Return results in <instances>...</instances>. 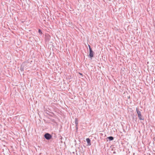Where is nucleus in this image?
Instances as JSON below:
<instances>
[{
	"instance_id": "nucleus-1",
	"label": "nucleus",
	"mask_w": 155,
	"mask_h": 155,
	"mask_svg": "<svg viewBox=\"0 0 155 155\" xmlns=\"http://www.w3.org/2000/svg\"><path fill=\"white\" fill-rule=\"evenodd\" d=\"M136 111L138 114V117L140 120H144V117L141 115L140 111L139 109L136 108Z\"/></svg>"
},
{
	"instance_id": "nucleus-14",
	"label": "nucleus",
	"mask_w": 155,
	"mask_h": 155,
	"mask_svg": "<svg viewBox=\"0 0 155 155\" xmlns=\"http://www.w3.org/2000/svg\"><path fill=\"white\" fill-rule=\"evenodd\" d=\"M31 61V62H32V61Z\"/></svg>"
},
{
	"instance_id": "nucleus-12",
	"label": "nucleus",
	"mask_w": 155,
	"mask_h": 155,
	"mask_svg": "<svg viewBox=\"0 0 155 155\" xmlns=\"http://www.w3.org/2000/svg\"><path fill=\"white\" fill-rule=\"evenodd\" d=\"M116 153V152H115V151H114V152H113V153H114V154H115Z\"/></svg>"
},
{
	"instance_id": "nucleus-8",
	"label": "nucleus",
	"mask_w": 155,
	"mask_h": 155,
	"mask_svg": "<svg viewBox=\"0 0 155 155\" xmlns=\"http://www.w3.org/2000/svg\"><path fill=\"white\" fill-rule=\"evenodd\" d=\"M76 131H77L78 130V125L76 126Z\"/></svg>"
},
{
	"instance_id": "nucleus-4",
	"label": "nucleus",
	"mask_w": 155,
	"mask_h": 155,
	"mask_svg": "<svg viewBox=\"0 0 155 155\" xmlns=\"http://www.w3.org/2000/svg\"><path fill=\"white\" fill-rule=\"evenodd\" d=\"M86 141L88 144V145H91V140L89 138L86 139Z\"/></svg>"
},
{
	"instance_id": "nucleus-2",
	"label": "nucleus",
	"mask_w": 155,
	"mask_h": 155,
	"mask_svg": "<svg viewBox=\"0 0 155 155\" xmlns=\"http://www.w3.org/2000/svg\"><path fill=\"white\" fill-rule=\"evenodd\" d=\"M45 138L47 140H49L52 138V136L48 133H45L44 136Z\"/></svg>"
},
{
	"instance_id": "nucleus-5",
	"label": "nucleus",
	"mask_w": 155,
	"mask_h": 155,
	"mask_svg": "<svg viewBox=\"0 0 155 155\" xmlns=\"http://www.w3.org/2000/svg\"><path fill=\"white\" fill-rule=\"evenodd\" d=\"M107 139H108L109 140V141H110L113 140L114 139V138L112 136H110L109 137H107Z\"/></svg>"
},
{
	"instance_id": "nucleus-9",
	"label": "nucleus",
	"mask_w": 155,
	"mask_h": 155,
	"mask_svg": "<svg viewBox=\"0 0 155 155\" xmlns=\"http://www.w3.org/2000/svg\"><path fill=\"white\" fill-rule=\"evenodd\" d=\"M23 68H21L20 69V70L21 71H23Z\"/></svg>"
},
{
	"instance_id": "nucleus-3",
	"label": "nucleus",
	"mask_w": 155,
	"mask_h": 155,
	"mask_svg": "<svg viewBox=\"0 0 155 155\" xmlns=\"http://www.w3.org/2000/svg\"><path fill=\"white\" fill-rule=\"evenodd\" d=\"M88 47L89 49V56L90 58H91L93 57L94 52L92 51L91 46L90 45H88Z\"/></svg>"
},
{
	"instance_id": "nucleus-13",
	"label": "nucleus",
	"mask_w": 155,
	"mask_h": 155,
	"mask_svg": "<svg viewBox=\"0 0 155 155\" xmlns=\"http://www.w3.org/2000/svg\"><path fill=\"white\" fill-rule=\"evenodd\" d=\"M111 59H112L111 61H112L113 59H112V58H111Z\"/></svg>"
},
{
	"instance_id": "nucleus-6",
	"label": "nucleus",
	"mask_w": 155,
	"mask_h": 155,
	"mask_svg": "<svg viewBox=\"0 0 155 155\" xmlns=\"http://www.w3.org/2000/svg\"><path fill=\"white\" fill-rule=\"evenodd\" d=\"M75 123L76 126H77L78 125V119L77 118H75Z\"/></svg>"
},
{
	"instance_id": "nucleus-10",
	"label": "nucleus",
	"mask_w": 155,
	"mask_h": 155,
	"mask_svg": "<svg viewBox=\"0 0 155 155\" xmlns=\"http://www.w3.org/2000/svg\"><path fill=\"white\" fill-rule=\"evenodd\" d=\"M104 60L105 61H107V59H104Z\"/></svg>"
},
{
	"instance_id": "nucleus-11",
	"label": "nucleus",
	"mask_w": 155,
	"mask_h": 155,
	"mask_svg": "<svg viewBox=\"0 0 155 155\" xmlns=\"http://www.w3.org/2000/svg\"><path fill=\"white\" fill-rule=\"evenodd\" d=\"M79 74L81 75L82 76H83V74H82V73H79Z\"/></svg>"
},
{
	"instance_id": "nucleus-7",
	"label": "nucleus",
	"mask_w": 155,
	"mask_h": 155,
	"mask_svg": "<svg viewBox=\"0 0 155 155\" xmlns=\"http://www.w3.org/2000/svg\"><path fill=\"white\" fill-rule=\"evenodd\" d=\"M38 33L40 34H42V31H41V30H40V29H39L38 30Z\"/></svg>"
}]
</instances>
